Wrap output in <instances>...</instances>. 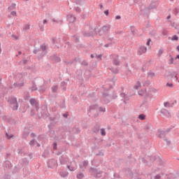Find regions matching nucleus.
<instances>
[{"instance_id": "58836bf2", "label": "nucleus", "mask_w": 179, "mask_h": 179, "mask_svg": "<svg viewBox=\"0 0 179 179\" xmlns=\"http://www.w3.org/2000/svg\"><path fill=\"white\" fill-rule=\"evenodd\" d=\"M98 58H101V55H99Z\"/></svg>"}, {"instance_id": "412c9836", "label": "nucleus", "mask_w": 179, "mask_h": 179, "mask_svg": "<svg viewBox=\"0 0 179 179\" xmlns=\"http://www.w3.org/2000/svg\"><path fill=\"white\" fill-rule=\"evenodd\" d=\"M164 107H170V103L169 102H165Z\"/></svg>"}, {"instance_id": "7c9ffc66", "label": "nucleus", "mask_w": 179, "mask_h": 179, "mask_svg": "<svg viewBox=\"0 0 179 179\" xmlns=\"http://www.w3.org/2000/svg\"><path fill=\"white\" fill-rule=\"evenodd\" d=\"M105 15H106V16L108 15V10H106V11H105Z\"/></svg>"}, {"instance_id": "6ab92c4d", "label": "nucleus", "mask_w": 179, "mask_h": 179, "mask_svg": "<svg viewBox=\"0 0 179 179\" xmlns=\"http://www.w3.org/2000/svg\"><path fill=\"white\" fill-rule=\"evenodd\" d=\"M162 54H163V49H160V50L158 51V55H162Z\"/></svg>"}, {"instance_id": "423d86ee", "label": "nucleus", "mask_w": 179, "mask_h": 179, "mask_svg": "<svg viewBox=\"0 0 179 179\" xmlns=\"http://www.w3.org/2000/svg\"><path fill=\"white\" fill-rule=\"evenodd\" d=\"M49 164L50 167H54V166H57V161L55 160L50 161Z\"/></svg>"}, {"instance_id": "49530a36", "label": "nucleus", "mask_w": 179, "mask_h": 179, "mask_svg": "<svg viewBox=\"0 0 179 179\" xmlns=\"http://www.w3.org/2000/svg\"><path fill=\"white\" fill-rule=\"evenodd\" d=\"M171 1H173V0H171Z\"/></svg>"}, {"instance_id": "37998d69", "label": "nucleus", "mask_w": 179, "mask_h": 179, "mask_svg": "<svg viewBox=\"0 0 179 179\" xmlns=\"http://www.w3.org/2000/svg\"><path fill=\"white\" fill-rule=\"evenodd\" d=\"M65 176H68V173H66V175Z\"/></svg>"}, {"instance_id": "ea45409f", "label": "nucleus", "mask_w": 179, "mask_h": 179, "mask_svg": "<svg viewBox=\"0 0 179 179\" xmlns=\"http://www.w3.org/2000/svg\"><path fill=\"white\" fill-rule=\"evenodd\" d=\"M170 17H171V16L169 15V16H168L167 19H170Z\"/></svg>"}, {"instance_id": "aec40b11", "label": "nucleus", "mask_w": 179, "mask_h": 179, "mask_svg": "<svg viewBox=\"0 0 179 179\" xmlns=\"http://www.w3.org/2000/svg\"><path fill=\"white\" fill-rule=\"evenodd\" d=\"M114 64H115V65H119V64H120V62H118L117 59H115V60H114Z\"/></svg>"}, {"instance_id": "bb28decb", "label": "nucleus", "mask_w": 179, "mask_h": 179, "mask_svg": "<svg viewBox=\"0 0 179 179\" xmlns=\"http://www.w3.org/2000/svg\"><path fill=\"white\" fill-rule=\"evenodd\" d=\"M150 41H152V40H150V39L148 40L147 45H150Z\"/></svg>"}, {"instance_id": "473e14b6", "label": "nucleus", "mask_w": 179, "mask_h": 179, "mask_svg": "<svg viewBox=\"0 0 179 179\" xmlns=\"http://www.w3.org/2000/svg\"><path fill=\"white\" fill-rule=\"evenodd\" d=\"M47 23V20H43V24H45Z\"/></svg>"}, {"instance_id": "0eeeda50", "label": "nucleus", "mask_w": 179, "mask_h": 179, "mask_svg": "<svg viewBox=\"0 0 179 179\" xmlns=\"http://www.w3.org/2000/svg\"><path fill=\"white\" fill-rule=\"evenodd\" d=\"M171 41H178V36H177V35H173L171 38Z\"/></svg>"}, {"instance_id": "4468645a", "label": "nucleus", "mask_w": 179, "mask_h": 179, "mask_svg": "<svg viewBox=\"0 0 179 179\" xmlns=\"http://www.w3.org/2000/svg\"><path fill=\"white\" fill-rule=\"evenodd\" d=\"M101 134L102 136H105L106 130H104L103 129H101Z\"/></svg>"}, {"instance_id": "79ce46f5", "label": "nucleus", "mask_w": 179, "mask_h": 179, "mask_svg": "<svg viewBox=\"0 0 179 179\" xmlns=\"http://www.w3.org/2000/svg\"><path fill=\"white\" fill-rule=\"evenodd\" d=\"M91 57H92V58H93V57H93V55H91Z\"/></svg>"}, {"instance_id": "39448f33", "label": "nucleus", "mask_w": 179, "mask_h": 179, "mask_svg": "<svg viewBox=\"0 0 179 179\" xmlns=\"http://www.w3.org/2000/svg\"><path fill=\"white\" fill-rule=\"evenodd\" d=\"M69 22H70L71 23H72V22H75V17L72 16V15H68L67 17Z\"/></svg>"}, {"instance_id": "f3484780", "label": "nucleus", "mask_w": 179, "mask_h": 179, "mask_svg": "<svg viewBox=\"0 0 179 179\" xmlns=\"http://www.w3.org/2000/svg\"><path fill=\"white\" fill-rule=\"evenodd\" d=\"M69 169L70 171H73V170H75V169H76V166H73V167L69 166Z\"/></svg>"}, {"instance_id": "7ed1b4c3", "label": "nucleus", "mask_w": 179, "mask_h": 179, "mask_svg": "<svg viewBox=\"0 0 179 179\" xmlns=\"http://www.w3.org/2000/svg\"><path fill=\"white\" fill-rule=\"evenodd\" d=\"M138 94L140 96H143L144 97H146V96H149V91H148L147 89H142L138 92Z\"/></svg>"}, {"instance_id": "c85d7f7f", "label": "nucleus", "mask_w": 179, "mask_h": 179, "mask_svg": "<svg viewBox=\"0 0 179 179\" xmlns=\"http://www.w3.org/2000/svg\"><path fill=\"white\" fill-rule=\"evenodd\" d=\"M52 89V92H55L57 90V87H53Z\"/></svg>"}, {"instance_id": "cd10ccee", "label": "nucleus", "mask_w": 179, "mask_h": 179, "mask_svg": "<svg viewBox=\"0 0 179 179\" xmlns=\"http://www.w3.org/2000/svg\"><path fill=\"white\" fill-rule=\"evenodd\" d=\"M155 179H160V175H157V176L155 177Z\"/></svg>"}, {"instance_id": "f03ea898", "label": "nucleus", "mask_w": 179, "mask_h": 179, "mask_svg": "<svg viewBox=\"0 0 179 179\" xmlns=\"http://www.w3.org/2000/svg\"><path fill=\"white\" fill-rule=\"evenodd\" d=\"M166 78H168L169 79H176V80H178V78L177 77V72L176 71H169L166 76Z\"/></svg>"}, {"instance_id": "a18cd8bd", "label": "nucleus", "mask_w": 179, "mask_h": 179, "mask_svg": "<svg viewBox=\"0 0 179 179\" xmlns=\"http://www.w3.org/2000/svg\"><path fill=\"white\" fill-rule=\"evenodd\" d=\"M63 177H65V176L62 175Z\"/></svg>"}, {"instance_id": "c9c22d12", "label": "nucleus", "mask_w": 179, "mask_h": 179, "mask_svg": "<svg viewBox=\"0 0 179 179\" xmlns=\"http://www.w3.org/2000/svg\"><path fill=\"white\" fill-rule=\"evenodd\" d=\"M2 52V49L0 48V54Z\"/></svg>"}, {"instance_id": "dca6fc26", "label": "nucleus", "mask_w": 179, "mask_h": 179, "mask_svg": "<svg viewBox=\"0 0 179 179\" xmlns=\"http://www.w3.org/2000/svg\"><path fill=\"white\" fill-rule=\"evenodd\" d=\"M77 178L81 179L83 178V175L82 173H79L77 175Z\"/></svg>"}, {"instance_id": "ddd939ff", "label": "nucleus", "mask_w": 179, "mask_h": 179, "mask_svg": "<svg viewBox=\"0 0 179 179\" xmlns=\"http://www.w3.org/2000/svg\"><path fill=\"white\" fill-rule=\"evenodd\" d=\"M94 173L96 174V177L99 178L100 177V172H97V171H94Z\"/></svg>"}, {"instance_id": "9d476101", "label": "nucleus", "mask_w": 179, "mask_h": 179, "mask_svg": "<svg viewBox=\"0 0 179 179\" xmlns=\"http://www.w3.org/2000/svg\"><path fill=\"white\" fill-rule=\"evenodd\" d=\"M169 65H172V64H174V59L173 58V57H171V59L169 61Z\"/></svg>"}, {"instance_id": "f704fd0d", "label": "nucleus", "mask_w": 179, "mask_h": 179, "mask_svg": "<svg viewBox=\"0 0 179 179\" xmlns=\"http://www.w3.org/2000/svg\"><path fill=\"white\" fill-rule=\"evenodd\" d=\"M177 59H179V55L176 56Z\"/></svg>"}, {"instance_id": "c756f323", "label": "nucleus", "mask_w": 179, "mask_h": 179, "mask_svg": "<svg viewBox=\"0 0 179 179\" xmlns=\"http://www.w3.org/2000/svg\"><path fill=\"white\" fill-rule=\"evenodd\" d=\"M29 143L30 145H34V140H32L31 141H30Z\"/></svg>"}, {"instance_id": "f8f14e48", "label": "nucleus", "mask_w": 179, "mask_h": 179, "mask_svg": "<svg viewBox=\"0 0 179 179\" xmlns=\"http://www.w3.org/2000/svg\"><path fill=\"white\" fill-rule=\"evenodd\" d=\"M139 120H145L146 118V116L144 114H141L138 116Z\"/></svg>"}, {"instance_id": "e433bc0d", "label": "nucleus", "mask_w": 179, "mask_h": 179, "mask_svg": "<svg viewBox=\"0 0 179 179\" xmlns=\"http://www.w3.org/2000/svg\"><path fill=\"white\" fill-rule=\"evenodd\" d=\"M18 54L19 55H20L22 54V52H19Z\"/></svg>"}, {"instance_id": "a211bd4d", "label": "nucleus", "mask_w": 179, "mask_h": 179, "mask_svg": "<svg viewBox=\"0 0 179 179\" xmlns=\"http://www.w3.org/2000/svg\"><path fill=\"white\" fill-rule=\"evenodd\" d=\"M30 103L33 106L36 103V99H31Z\"/></svg>"}, {"instance_id": "20e7f679", "label": "nucleus", "mask_w": 179, "mask_h": 179, "mask_svg": "<svg viewBox=\"0 0 179 179\" xmlns=\"http://www.w3.org/2000/svg\"><path fill=\"white\" fill-rule=\"evenodd\" d=\"M148 51V49L145 46H141L138 49V52L140 55L145 54Z\"/></svg>"}, {"instance_id": "6e6552de", "label": "nucleus", "mask_w": 179, "mask_h": 179, "mask_svg": "<svg viewBox=\"0 0 179 179\" xmlns=\"http://www.w3.org/2000/svg\"><path fill=\"white\" fill-rule=\"evenodd\" d=\"M157 135L159 138H163V136H164V131H159Z\"/></svg>"}, {"instance_id": "2eb2a0df", "label": "nucleus", "mask_w": 179, "mask_h": 179, "mask_svg": "<svg viewBox=\"0 0 179 179\" xmlns=\"http://www.w3.org/2000/svg\"><path fill=\"white\" fill-rule=\"evenodd\" d=\"M10 15H11V16H13L14 17H16V16H17L16 11H12L10 13Z\"/></svg>"}, {"instance_id": "4be33fe9", "label": "nucleus", "mask_w": 179, "mask_h": 179, "mask_svg": "<svg viewBox=\"0 0 179 179\" xmlns=\"http://www.w3.org/2000/svg\"><path fill=\"white\" fill-rule=\"evenodd\" d=\"M100 111H101L102 113H105L106 108H100Z\"/></svg>"}, {"instance_id": "4c0bfd02", "label": "nucleus", "mask_w": 179, "mask_h": 179, "mask_svg": "<svg viewBox=\"0 0 179 179\" xmlns=\"http://www.w3.org/2000/svg\"><path fill=\"white\" fill-rule=\"evenodd\" d=\"M54 149H57V145H55V146H54Z\"/></svg>"}, {"instance_id": "9b49d317", "label": "nucleus", "mask_w": 179, "mask_h": 179, "mask_svg": "<svg viewBox=\"0 0 179 179\" xmlns=\"http://www.w3.org/2000/svg\"><path fill=\"white\" fill-rule=\"evenodd\" d=\"M23 83H17L16 84H15V87H22V86H23Z\"/></svg>"}, {"instance_id": "b1692460", "label": "nucleus", "mask_w": 179, "mask_h": 179, "mask_svg": "<svg viewBox=\"0 0 179 179\" xmlns=\"http://www.w3.org/2000/svg\"><path fill=\"white\" fill-rule=\"evenodd\" d=\"M166 86H169V87H173V84L172 83H167Z\"/></svg>"}, {"instance_id": "a878e982", "label": "nucleus", "mask_w": 179, "mask_h": 179, "mask_svg": "<svg viewBox=\"0 0 179 179\" xmlns=\"http://www.w3.org/2000/svg\"><path fill=\"white\" fill-rule=\"evenodd\" d=\"M115 19H116V20H120V19H121V16L117 15Z\"/></svg>"}, {"instance_id": "f257e3e1", "label": "nucleus", "mask_w": 179, "mask_h": 179, "mask_svg": "<svg viewBox=\"0 0 179 179\" xmlns=\"http://www.w3.org/2000/svg\"><path fill=\"white\" fill-rule=\"evenodd\" d=\"M8 103L14 110H17V101L15 98H11L8 100Z\"/></svg>"}, {"instance_id": "2f4dec72", "label": "nucleus", "mask_w": 179, "mask_h": 179, "mask_svg": "<svg viewBox=\"0 0 179 179\" xmlns=\"http://www.w3.org/2000/svg\"><path fill=\"white\" fill-rule=\"evenodd\" d=\"M83 164H84L85 166H86V165L87 164V162H84Z\"/></svg>"}, {"instance_id": "c03bdc74", "label": "nucleus", "mask_w": 179, "mask_h": 179, "mask_svg": "<svg viewBox=\"0 0 179 179\" xmlns=\"http://www.w3.org/2000/svg\"><path fill=\"white\" fill-rule=\"evenodd\" d=\"M64 117H66V115H64Z\"/></svg>"}, {"instance_id": "5701e85b", "label": "nucleus", "mask_w": 179, "mask_h": 179, "mask_svg": "<svg viewBox=\"0 0 179 179\" xmlns=\"http://www.w3.org/2000/svg\"><path fill=\"white\" fill-rule=\"evenodd\" d=\"M41 48V50H43V51H44L46 48V46L43 45Z\"/></svg>"}, {"instance_id": "393cba45", "label": "nucleus", "mask_w": 179, "mask_h": 179, "mask_svg": "<svg viewBox=\"0 0 179 179\" xmlns=\"http://www.w3.org/2000/svg\"><path fill=\"white\" fill-rule=\"evenodd\" d=\"M7 138L10 139V138H13V135L10 134V136L7 134Z\"/></svg>"}, {"instance_id": "1a4fd4ad", "label": "nucleus", "mask_w": 179, "mask_h": 179, "mask_svg": "<svg viewBox=\"0 0 179 179\" xmlns=\"http://www.w3.org/2000/svg\"><path fill=\"white\" fill-rule=\"evenodd\" d=\"M139 87H141V82L138 81L136 85H134V89H136V90H138V89H139Z\"/></svg>"}, {"instance_id": "a19ab883", "label": "nucleus", "mask_w": 179, "mask_h": 179, "mask_svg": "<svg viewBox=\"0 0 179 179\" xmlns=\"http://www.w3.org/2000/svg\"><path fill=\"white\" fill-rule=\"evenodd\" d=\"M41 31H44V28H42V29H41Z\"/></svg>"}, {"instance_id": "72a5a7b5", "label": "nucleus", "mask_w": 179, "mask_h": 179, "mask_svg": "<svg viewBox=\"0 0 179 179\" xmlns=\"http://www.w3.org/2000/svg\"><path fill=\"white\" fill-rule=\"evenodd\" d=\"M151 90L152 91V92H155V91H156V90H155V88H151Z\"/></svg>"}]
</instances>
